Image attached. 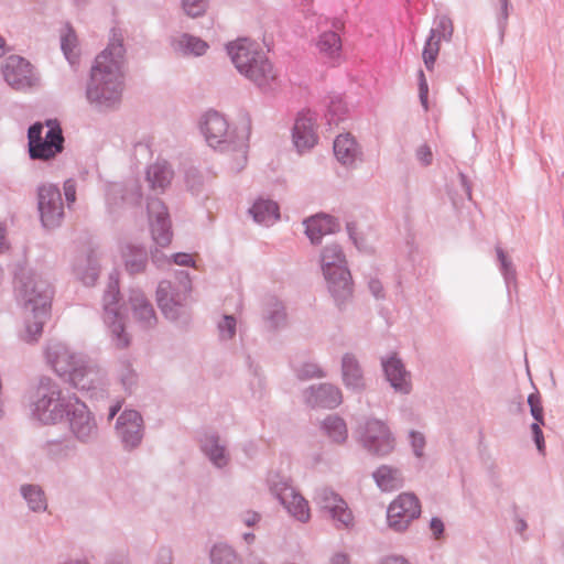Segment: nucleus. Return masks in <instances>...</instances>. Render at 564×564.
<instances>
[{
  "mask_svg": "<svg viewBox=\"0 0 564 564\" xmlns=\"http://www.w3.org/2000/svg\"><path fill=\"white\" fill-rule=\"evenodd\" d=\"M124 46L121 34L113 33L107 47L96 56L86 85V100L98 112L116 109L124 86Z\"/></svg>",
  "mask_w": 564,
  "mask_h": 564,
  "instance_id": "1",
  "label": "nucleus"
},
{
  "mask_svg": "<svg viewBox=\"0 0 564 564\" xmlns=\"http://www.w3.org/2000/svg\"><path fill=\"white\" fill-rule=\"evenodd\" d=\"M15 290L24 314V330L21 338L30 344L37 341L50 316L52 285L42 274L22 271L17 276Z\"/></svg>",
  "mask_w": 564,
  "mask_h": 564,
  "instance_id": "2",
  "label": "nucleus"
},
{
  "mask_svg": "<svg viewBox=\"0 0 564 564\" xmlns=\"http://www.w3.org/2000/svg\"><path fill=\"white\" fill-rule=\"evenodd\" d=\"M227 53L238 73L261 91L271 93L280 86L278 69L256 41L238 39L227 45Z\"/></svg>",
  "mask_w": 564,
  "mask_h": 564,
  "instance_id": "3",
  "label": "nucleus"
},
{
  "mask_svg": "<svg viewBox=\"0 0 564 564\" xmlns=\"http://www.w3.org/2000/svg\"><path fill=\"white\" fill-rule=\"evenodd\" d=\"M200 132L208 147L219 152L234 153L237 160V170L247 162V149L250 137V122L242 121L231 128L226 117L218 111H207L199 121Z\"/></svg>",
  "mask_w": 564,
  "mask_h": 564,
  "instance_id": "4",
  "label": "nucleus"
},
{
  "mask_svg": "<svg viewBox=\"0 0 564 564\" xmlns=\"http://www.w3.org/2000/svg\"><path fill=\"white\" fill-rule=\"evenodd\" d=\"M78 400L53 379L42 377L29 393L28 406L32 419L40 424L57 425L64 423Z\"/></svg>",
  "mask_w": 564,
  "mask_h": 564,
  "instance_id": "5",
  "label": "nucleus"
},
{
  "mask_svg": "<svg viewBox=\"0 0 564 564\" xmlns=\"http://www.w3.org/2000/svg\"><path fill=\"white\" fill-rule=\"evenodd\" d=\"M321 268L327 282L328 291L337 306L344 305L352 295V282L341 247L330 243L321 252Z\"/></svg>",
  "mask_w": 564,
  "mask_h": 564,
  "instance_id": "6",
  "label": "nucleus"
},
{
  "mask_svg": "<svg viewBox=\"0 0 564 564\" xmlns=\"http://www.w3.org/2000/svg\"><path fill=\"white\" fill-rule=\"evenodd\" d=\"M267 486L292 520L301 524L310 522L312 518L310 502L292 486L288 477L271 471L267 477Z\"/></svg>",
  "mask_w": 564,
  "mask_h": 564,
  "instance_id": "7",
  "label": "nucleus"
},
{
  "mask_svg": "<svg viewBox=\"0 0 564 564\" xmlns=\"http://www.w3.org/2000/svg\"><path fill=\"white\" fill-rule=\"evenodd\" d=\"M354 437L372 456L384 457L395 448V437L389 425L377 417L360 420L354 430Z\"/></svg>",
  "mask_w": 564,
  "mask_h": 564,
  "instance_id": "8",
  "label": "nucleus"
},
{
  "mask_svg": "<svg viewBox=\"0 0 564 564\" xmlns=\"http://www.w3.org/2000/svg\"><path fill=\"white\" fill-rule=\"evenodd\" d=\"M178 283L161 281L156 289V302L163 315L170 321H180L187 315V303L192 281L187 272L178 273Z\"/></svg>",
  "mask_w": 564,
  "mask_h": 564,
  "instance_id": "9",
  "label": "nucleus"
},
{
  "mask_svg": "<svg viewBox=\"0 0 564 564\" xmlns=\"http://www.w3.org/2000/svg\"><path fill=\"white\" fill-rule=\"evenodd\" d=\"M118 279L111 274L108 289L102 297L104 323L111 344L118 349H124L130 345L131 336L126 329L123 316L119 305Z\"/></svg>",
  "mask_w": 564,
  "mask_h": 564,
  "instance_id": "10",
  "label": "nucleus"
},
{
  "mask_svg": "<svg viewBox=\"0 0 564 564\" xmlns=\"http://www.w3.org/2000/svg\"><path fill=\"white\" fill-rule=\"evenodd\" d=\"M43 131L44 126L39 122L29 128V153L33 160L47 161L63 151L64 138L61 128L48 121L45 135Z\"/></svg>",
  "mask_w": 564,
  "mask_h": 564,
  "instance_id": "11",
  "label": "nucleus"
},
{
  "mask_svg": "<svg viewBox=\"0 0 564 564\" xmlns=\"http://www.w3.org/2000/svg\"><path fill=\"white\" fill-rule=\"evenodd\" d=\"M69 435L82 445H91L99 438V427L95 414L80 399L66 416Z\"/></svg>",
  "mask_w": 564,
  "mask_h": 564,
  "instance_id": "12",
  "label": "nucleus"
},
{
  "mask_svg": "<svg viewBox=\"0 0 564 564\" xmlns=\"http://www.w3.org/2000/svg\"><path fill=\"white\" fill-rule=\"evenodd\" d=\"M421 514L419 498L411 492L400 494L388 507L387 523L394 532H405Z\"/></svg>",
  "mask_w": 564,
  "mask_h": 564,
  "instance_id": "13",
  "label": "nucleus"
},
{
  "mask_svg": "<svg viewBox=\"0 0 564 564\" xmlns=\"http://www.w3.org/2000/svg\"><path fill=\"white\" fill-rule=\"evenodd\" d=\"M145 426L141 413L133 409H124L115 423V434L124 451L138 448L144 437Z\"/></svg>",
  "mask_w": 564,
  "mask_h": 564,
  "instance_id": "14",
  "label": "nucleus"
},
{
  "mask_svg": "<svg viewBox=\"0 0 564 564\" xmlns=\"http://www.w3.org/2000/svg\"><path fill=\"white\" fill-rule=\"evenodd\" d=\"M37 205L44 227L55 228L61 225L64 217V204L58 187L53 184L40 186L37 191Z\"/></svg>",
  "mask_w": 564,
  "mask_h": 564,
  "instance_id": "15",
  "label": "nucleus"
},
{
  "mask_svg": "<svg viewBox=\"0 0 564 564\" xmlns=\"http://www.w3.org/2000/svg\"><path fill=\"white\" fill-rule=\"evenodd\" d=\"M1 72L7 84L17 90L31 88L39 80L31 63L19 55L8 56L1 65Z\"/></svg>",
  "mask_w": 564,
  "mask_h": 564,
  "instance_id": "16",
  "label": "nucleus"
},
{
  "mask_svg": "<svg viewBox=\"0 0 564 564\" xmlns=\"http://www.w3.org/2000/svg\"><path fill=\"white\" fill-rule=\"evenodd\" d=\"M316 506L327 512L338 528H348L352 524L354 517L347 502L333 489L322 487L314 494Z\"/></svg>",
  "mask_w": 564,
  "mask_h": 564,
  "instance_id": "17",
  "label": "nucleus"
},
{
  "mask_svg": "<svg viewBox=\"0 0 564 564\" xmlns=\"http://www.w3.org/2000/svg\"><path fill=\"white\" fill-rule=\"evenodd\" d=\"M147 209L154 242L160 247L169 246L172 241L173 232L166 206L160 198L148 197Z\"/></svg>",
  "mask_w": 564,
  "mask_h": 564,
  "instance_id": "18",
  "label": "nucleus"
},
{
  "mask_svg": "<svg viewBox=\"0 0 564 564\" xmlns=\"http://www.w3.org/2000/svg\"><path fill=\"white\" fill-rule=\"evenodd\" d=\"M131 319L143 329L153 328L158 323L155 310L145 293L140 289H130L123 303Z\"/></svg>",
  "mask_w": 564,
  "mask_h": 564,
  "instance_id": "19",
  "label": "nucleus"
},
{
  "mask_svg": "<svg viewBox=\"0 0 564 564\" xmlns=\"http://www.w3.org/2000/svg\"><path fill=\"white\" fill-rule=\"evenodd\" d=\"M85 357L58 340H51L45 348L46 361L59 377H68Z\"/></svg>",
  "mask_w": 564,
  "mask_h": 564,
  "instance_id": "20",
  "label": "nucleus"
},
{
  "mask_svg": "<svg viewBox=\"0 0 564 564\" xmlns=\"http://www.w3.org/2000/svg\"><path fill=\"white\" fill-rule=\"evenodd\" d=\"M141 198V186L135 180L110 183L106 187V206L110 214L118 213L124 206H137Z\"/></svg>",
  "mask_w": 564,
  "mask_h": 564,
  "instance_id": "21",
  "label": "nucleus"
},
{
  "mask_svg": "<svg viewBox=\"0 0 564 564\" xmlns=\"http://www.w3.org/2000/svg\"><path fill=\"white\" fill-rule=\"evenodd\" d=\"M381 367L386 380L395 393L408 395L412 392V373L395 352L382 357Z\"/></svg>",
  "mask_w": 564,
  "mask_h": 564,
  "instance_id": "22",
  "label": "nucleus"
},
{
  "mask_svg": "<svg viewBox=\"0 0 564 564\" xmlns=\"http://www.w3.org/2000/svg\"><path fill=\"white\" fill-rule=\"evenodd\" d=\"M317 116L311 110L299 112L292 131V139L300 153L311 150L317 143Z\"/></svg>",
  "mask_w": 564,
  "mask_h": 564,
  "instance_id": "23",
  "label": "nucleus"
},
{
  "mask_svg": "<svg viewBox=\"0 0 564 564\" xmlns=\"http://www.w3.org/2000/svg\"><path fill=\"white\" fill-rule=\"evenodd\" d=\"M334 155L346 169H356L364 161V151L357 139L349 132L338 134L333 143Z\"/></svg>",
  "mask_w": 564,
  "mask_h": 564,
  "instance_id": "24",
  "label": "nucleus"
},
{
  "mask_svg": "<svg viewBox=\"0 0 564 564\" xmlns=\"http://www.w3.org/2000/svg\"><path fill=\"white\" fill-rule=\"evenodd\" d=\"M305 403L313 408L335 409L343 402L338 387L332 383L311 386L303 392Z\"/></svg>",
  "mask_w": 564,
  "mask_h": 564,
  "instance_id": "25",
  "label": "nucleus"
},
{
  "mask_svg": "<svg viewBox=\"0 0 564 564\" xmlns=\"http://www.w3.org/2000/svg\"><path fill=\"white\" fill-rule=\"evenodd\" d=\"M100 270V260L93 251L76 256L72 263L73 275L86 286L96 283Z\"/></svg>",
  "mask_w": 564,
  "mask_h": 564,
  "instance_id": "26",
  "label": "nucleus"
},
{
  "mask_svg": "<svg viewBox=\"0 0 564 564\" xmlns=\"http://www.w3.org/2000/svg\"><path fill=\"white\" fill-rule=\"evenodd\" d=\"M68 381L78 390L91 391L101 382V372L96 364L84 358L72 373L67 377Z\"/></svg>",
  "mask_w": 564,
  "mask_h": 564,
  "instance_id": "27",
  "label": "nucleus"
},
{
  "mask_svg": "<svg viewBox=\"0 0 564 564\" xmlns=\"http://www.w3.org/2000/svg\"><path fill=\"white\" fill-rule=\"evenodd\" d=\"M200 449L216 468L220 469L229 464L227 446L217 434H205L200 440Z\"/></svg>",
  "mask_w": 564,
  "mask_h": 564,
  "instance_id": "28",
  "label": "nucleus"
},
{
  "mask_svg": "<svg viewBox=\"0 0 564 564\" xmlns=\"http://www.w3.org/2000/svg\"><path fill=\"white\" fill-rule=\"evenodd\" d=\"M304 226L311 242L317 245L325 235L336 231L339 228V223L330 215L319 214L304 220Z\"/></svg>",
  "mask_w": 564,
  "mask_h": 564,
  "instance_id": "29",
  "label": "nucleus"
},
{
  "mask_svg": "<svg viewBox=\"0 0 564 564\" xmlns=\"http://www.w3.org/2000/svg\"><path fill=\"white\" fill-rule=\"evenodd\" d=\"M341 378L345 387L352 391L365 389L364 371L357 357L346 352L341 358Z\"/></svg>",
  "mask_w": 564,
  "mask_h": 564,
  "instance_id": "30",
  "label": "nucleus"
},
{
  "mask_svg": "<svg viewBox=\"0 0 564 564\" xmlns=\"http://www.w3.org/2000/svg\"><path fill=\"white\" fill-rule=\"evenodd\" d=\"M262 319L269 330H278L286 326L288 316L284 304L276 297H269L263 304Z\"/></svg>",
  "mask_w": 564,
  "mask_h": 564,
  "instance_id": "31",
  "label": "nucleus"
},
{
  "mask_svg": "<svg viewBox=\"0 0 564 564\" xmlns=\"http://www.w3.org/2000/svg\"><path fill=\"white\" fill-rule=\"evenodd\" d=\"M173 170L166 161H156L147 169V182L152 191L161 194L171 184Z\"/></svg>",
  "mask_w": 564,
  "mask_h": 564,
  "instance_id": "32",
  "label": "nucleus"
},
{
  "mask_svg": "<svg viewBox=\"0 0 564 564\" xmlns=\"http://www.w3.org/2000/svg\"><path fill=\"white\" fill-rule=\"evenodd\" d=\"M373 480L380 490L391 492L403 486L402 471L391 465H381L372 474Z\"/></svg>",
  "mask_w": 564,
  "mask_h": 564,
  "instance_id": "33",
  "label": "nucleus"
},
{
  "mask_svg": "<svg viewBox=\"0 0 564 564\" xmlns=\"http://www.w3.org/2000/svg\"><path fill=\"white\" fill-rule=\"evenodd\" d=\"M249 214L257 224L263 226H271L280 217L278 204L272 199L262 197L254 200L249 208Z\"/></svg>",
  "mask_w": 564,
  "mask_h": 564,
  "instance_id": "34",
  "label": "nucleus"
},
{
  "mask_svg": "<svg viewBox=\"0 0 564 564\" xmlns=\"http://www.w3.org/2000/svg\"><path fill=\"white\" fill-rule=\"evenodd\" d=\"M19 491L30 511L42 513L47 510V498L40 485L23 484Z\"/></svg>",
  "mask_w": 564,
  "mask_h": 564,
  "instance_id": "35",
  "label": "nucleus"
},
{
  "mask_svg": "<svg viewBox=\"0 0 564 564\" xmlns=\"http://www.w3.org/2000/svg\"><path fill=\"white\" fill-rule=\"evenodd\" d=\"M321 431L334 444H344L348 438L347 424L337 414L327 415L321 423Z\"/></svg>",
  "mask_w": 564,
  "mask_h": 564,
  "instance_id": "36",
  "label": "nucleus"
},
{
  "mask_svg": "<svg viewBox=\"0 0 564 564\" xmlns=\"http://www.w3.org/2000/svg\"><path fill=\"white\" fill-rule=\"evenodd\" d=\"M126 270L130 274L144 271L148 263V253L141 246L127 245L122 250Z\"/></svg>",
  "mask_w": 564,
  "mask_h": 564,
  "instance_id": "37",
  "label": "nucleus"
},
{
  "mask_svg": "<svg viewBox=\"0 0 564 564\" xmlns=\"http://www.w3.org/2000/svg\"><path fill=\"white\" fill-rule=\"evenodd\" d=\"M172 45L175 51L184 54V55H203L208 48V44L202 39L183 33L175 36L172 41Z\"/></svg>",
  "mask_w": 564,
  "mask_h": 564,
  "instance_id": "38",
  "label": "nucleus"
},
{
  "mask_svg": "<svg viewBox=\"0 0 564 564\" xmlns=\"http://www.w3.org/2000/svg\"><path fill=\"white\" fill-rule=\"evenodd\" d=\"M316 46L319 54L332 62H336L341 53V40L335 31H327L319 35Z\"/></svg>",
  "mask_w": 564,
  "mask_h": 564,
  "instance_id": "39",
  "label": "nucleus"
},
{
  "mask_svg": "<svg viewBox=\"0 0 564 564\" xmlns=\"http://www.w3.org/2000/svg\"><path fill=\"white\" fill-rule=\"evenodd\" d=\"M115 377L122 388L131 392L137 384L138 375L128 357L120 358L115 366Z\"/></svg>",
  "mask_w": 564,
  "mask_h": 564,
  "instance_id": "40",
  "label": "nucleus"
},
{
  "mask_svg": "<svg viewBox=\"0 0 564 564\" xmlns=\"http://www.w3.org/2000/svg\"><path fill=\"white\" fill-rule=\"evenodd\" d=\"M212 564H241L236 551L227 543H216L209 553Z\"/></svg>",
  "mask_w": 564,
  "mask_h": 564,
  "instance_id": "41",
  "label": "nucleus"
},
{
  "mask_svg": "<svg viewBox=\"0 0 564 564\" xmlns=\"http://www.w3.org/2000/svg\"><path fill=\"white\" fill-rule=\"evenodd\" d=\"M61 48L65 58L72 66L78 63L79 48L78 40L73 29L67 28L61 36Z\"/></svg>",
  "mask_w": 564,
  "mask_h": 564,
  "instance_id": "42",
  "label": "nucleus"
},
{
  "mask_svg": "<svg viewBox=\"0 0 564 564\" xmlns=\"http://www.w3.org/2000/svg\"><path fill=\"white\" fill-rule=\"evenodd\" d=\"M348 113V107L341 96H333L327 105L325 119L328 126H337L344 121Z\"/></svg>",
  "mask_w": 564,
  "mask_h": 564,
  "instance_id": "43",
  "label": "nucleus"
},
{
  "mask_svg": "<svg viewBox=\"0 0 564 564\" xmlns=\"http://www.w3.org/2000/svg\"><path fill=\"white\" fill-rule=\"evenodd\" d=\"M218 339L223 343L235 339L238 332V319L231 314H223L216 323Z\"/></svg>",
  "mask_w": 564,
  "mask_h": 564,
  "instance_id": "44",
  "label": "nucleus"
},
{
  "mask_svg": "<svg viewBox=\"0 0 564 564\" xmlns=\"http://www.w3.org/2000/svg\"><path fill=\"white\" fill-rule=\"evenodd\" d=\"M453 22L447 15H440L435 19L430 35L438 41L449 42L453 35Z\"/></svg>",
  "mask_w": 564,
  "mask_h": 564,
  "instance_id": "45",
  "label": "nucleus"
},
{
  "mask_svg": "<svg viewBox=\"0 0 564 564\" xmlns=\"http://www.w3.org/2000/svg\"><path fill=\"white\" fill-rule=\"evenodd\" d=\"M496 253L499 261L500 272L503 275L507 286L509 288L510 284L516 280L514 265L502 248L496 247Z\"/></svg>",
  "mask_w": 564,
  "mask_h": 564,
  "instance_id": "46",
  "label": "nucleus"
},
{
  "mask_svg": "<svg viewBox=\"0 0 564 564\" xmlns=\"http://www.w3.org/2000/svg\"><path fill=\"white\" fill-rule=\"evenodd\" d=\"M441 42L437 39L429 35L424 48H423V61L427 69L434 67V63L440 52Z\"/></svg>",
  "mask_w": 564,
  "mask_h": 564,
  "instance_id": "47",
  "label": "nucleus"
},
{
  "mask_svg": "<svg viewBox=\"0 0 564 564\" xmlns=\"http://www.w3.org/2000/svg\"><path fill=\"white\" fill-rule=\"evenodd\" d=\"M294 371L296 376L303 380L325 377V372L319 367V365L313 361H306L294 367Z\"/></svg>",
  "mask_w": 564,
  "mask_h": 564,
  "instance_id": "48",
  "label": "nucleus"
},
{
  "mask_svg": "<svg viewBox=\"0 0 564 564\" xmlns=\"http://www.w3.org/2000/svg\"><path fill=\"white\" fill-rule=\"evenodd\" d=\"M181 4L186 15L198 18L206 12L208 0H181Z\"/></svg>",
  "mask_w": 564,
  "mask_h": 564,
  "instance_id": "49",
  "label": "nucleus"
},
{
  "mask_svg": "<svg viewBox=\"0 0 564 564\" xmlns=\"http://www.w3.org/2000/svg\"><path fill=\"white\" fill-rule=\"evenodd\" d=\"M528 404L530 406V413L534 419V422L545 424L543 405L539 392L531 393L528 397Z\"/></svg>",
  "mask_w": 564,
  "mask_h": 564,
  "instance_id": "50",
  "label": "nucleus"
},
{
  "mask_svg": "<svg viewBox=\"0 0 564 564\" xmlns=\"http://www.w3.org/2000/svg\"><path fill=\"white\" fill-rule=\"evenodd\" d=\"M410 443L413 453L416 457L421 458L424 455L425 437L421 432L411 431L409 434Z\"/></svg>",
  "mask_w": 564,
  "mask_h": 564,
  "instance_id": "51",
  "label": "nucleus"
},
{
  "mask_svg": "<svg viewBox=\"0 0 564 564\" xmlns=\"http://www.w3.org/2000/svg\"><path fill=\"white\" fill-rule=\"evenodd\" d=\"M415 159L421 166H429L433 162V152L429 144L423 143L415 150Z\"/></svg>",
  "mask_w": 564,
  "mask_h": 564,
  "instance_id": "52",
  "label": "nucleus"
},
{
  "mask_svg": "<svg viewBox=\"0 0 564 564\" xmlns=\"http://www.w3.org/2000/svg\"><path fill=\"white\" fill-rule=\"evenodd\" d=\"M347 231L349 235V238L352 240L356 248L364 252H370L371 247L367 243L366 239L357 232V229L355 225L348 224L347 225Z\"/></svg>",
  "mask_w": 564,
  "mask_h": 564,
  "instance_id": "53",
  "label": "nucleus"
},
{
  "mask_svg": "<svg viewBox=\"0 0 564 564\" xmlns=\"http://www.w3.org/2000/svg\"><path fill=\"white\" fill-rule=\"evenodd\" d=\"M542 425L543 424H541L540 422H533L530 426V430H531L532 438L534 441L538 452L541 455H544L545 454V441H544L543 432L541 430Z\"/></svg>",
  "mask_w": 564,
  "mask_h": 564,
  "instance_id": "54",
  "label": "nucleus"
},
{
  "mask_svg": "<svg viewBox=\"0 0 564 564\" xmlns=\"http://www.w3.org/2000/svg\"><path fill=\"white\" fill-rule=\"evenodd\" d=\"M499 3V12L497 13V24L501 32H503L508 25L509 18V0H497Z\"/></svg>",
  "mask_w": 564,
  "mask_h": 564,
  "instance_id": "55",
  "label": "nucleus"
},
{
  "mask_svg": "<svg viewBox=\"0 0 564 564\" xmlns=\"http://www.w3.org/2000/svg\"><path fill=\"white\" fill-rule=\"evenodd\" d=\"M238 519L243 525L253 528L261 521L262 516L254 510H245L239 513Z\"/></svg>",
  "mask_w": 564,
  "mask_h": 564,
  "instance_id": "56",
  "label": "nucleus"
},
{
  "mask_svg": "<svg viewBox=\"0 0 564 564\" xmlns=\"http://www.w3.org/2000/svg\"><path fill=\"white\" fill-rule=\"evenodd\" d=\"M154 564H173V551L170 546L159 547Z\"/></svg>",
  "mask_w": 564,
  "mask_h": 564,
  "instance_id": "57",
  "label": "nucleus"
},
{
  "mask_svg": "<svg viewBox=\"0 0 564 564\" xmlns=\"http://www.w3.org/2000/svg\"><path fill=\"white\" fill-rule=\"evenodd\" d=\"M419 95L422 106L427 110L429 86L423 70L419 72Z\"/></svg>",
  "mask_w": 564,
  "mask_h": 564,
  "instance_id": "58",
  "label": "nucleus"
},
{
  "mask_svg": "<svg viewBox=\"0 0 564 564\" xmlns=\"http://www.w3.org/2000/svg\"><path fill=\"white\" fill-rule=\"evenodd\" d=\"M171 262L180 267H195L193 256L186 252L174 253L171 258Z\"/></svg>",
  "mask_w": 564,
  "mask_h": 564,
  "instance_id": "59",
  "label": "nucleus"
},
{
  "mask_svg": "<svg viewBox=\"0 0 564 564\" xmlns=\"http://www.w3.org/2000/svg\"><path fill=\"white\" fill-rule=\"evenodd\" d=\"M64 194L68 205L76 200V184L73 180H67L64 183Z\"/></svg>",
  "mask_w": 564,
  "mask_h": 564,
  "instance_id": "60",
  "label": "nucleus"
},
{
  "mask_svg": "<svg viewBox=\"0 0 564 564\" xmlns=\"http://www.w3.org/2000/svg\"><path fill=\"white\" fill-rule=\"evenodd\" d=\"M379 564H411V562L402 555L389 554L381 557Z\"/></svg>",
  "mask_w": 564,
  "mask_h": 564,
  "instance_id": "61",
  "label": "nucleus"
},
{
  "mask_svg": "<svg viewBox=\"0 0 564 564\" xmlns=\"http://www.w3.org/2000/svg\"><path fill=\"white\" fill-rule=\"evenodd\" d=\"M368 285H369V290H370L371 294L376 299L384 297V291H383V285H382L381 281H379L378 279H371L369 281Z\"/></svg>",
  "mask_w": 564,
  "mask_h": 564,
  "instance_id": "62",
  "label": "nucleus"
},
{
  "mask_svg": "<svg viewBox=\"0 0 564 564\" xmlns=\"http://www.w3.org/2000/svg\"><path fill=\"white\" fill-rule=\"evenodd\" d=\"M430 530L432 531L435 539H440L444 532L443 521L437 517L432 518L430 521Z\"/></svg>",
  "mask_w": 564,
  "mask_h": 564,
  "instance_id": "63",
  "label": "nucleus"
},
{
  "mask_svg": "<svg viewBox=\"0 0 564 564\" xmlns=\"http://www.w3.org/2000/svg\"><path fill=\"white\" fill-rule=\"evenodd\" d=\"M151 258L152 262L159 268L171 263V259L166 257L163 252H161L159 249L152 251Z\"/></svg>",
  "mask_w": 564,
  "mask_h": 564,
  "instance_id": "64",
  "label": "nucleus"
}]
</instances>
